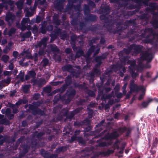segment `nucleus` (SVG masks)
Segmentation results:
<instances>
[{
  "instance_id": "nucleus-1",
  "label": "nucleus",
  "mask_w": 158,
  "mask_h": 158,
  "mask_svg": "<svg viewBox=\"0 0 158 158\" xmlns=\"http://www.w3.org/2000/svg\"><path fill=\"white\" fill-rule=\"evenodd\" d=\"M62 69L63 71H67L70 73L73 76H74L76 78L78 77L80 72L78 70L75 71L73 68L72 65L70 64H66L62 67Z\"/></svg>"
},
{
  "instance_id": "nucleus-2",
  "label": "nucleus",
  "mask_w": 158,
  "mask_h": 158,
  "mask_svg": "<svg viewBox=\"0 0 158 158\" xmlns=\"http://www.w3.org/2000/svg\"><path fill=\"white\" fill-rule=\"evenodd\" d=\"M41 25V26L40 28V32L43 34L46 33L47 31L48 32H51L53 30V26L52 24L47 25V22L46 21L42 22Z\"/></svg>"
},
{
  "instance_id": "nucleus-3",
  "label": "nucleus",
  "mask_w": 158,
  "mask_h": 158,
  "mask_svg": "<svg viewBox=\"0 0 158 158\" xmlns=\"http://www.w3.org/2000/svg\"><path fill=\"white\" fill-rule=\"evenodd\" d=\"M140 59L143 61L146 60L147 62H150L153 58V56L152 53L146 51L143 53L140 57Z\"/></svg>"
},
{
  "instance_id": "nucleus-4",
  "label": "nucleus",
  "mask_w": 158,
  "mask_h": 158,
  "mask_svg": "<svg viewBox=\"0 0 158 158\" xmlns=\"http://www.w3.org/2000/svg\"><path fill=\"white\" fill-rule=\"evenodd\" d=\"M107 54L105 53L102 54L101 56H97L95 57V61L97 62L95 66V67L99 68L102 63V60H104L107 58Z\"/></svg>"
},
{
  "instance_id": "nucleus-5",
  "label": "nucleus",
  "mask_w": 158,
  "mask_h": 158,
  "mask_svg": "<svg viewBox=\"0 0 158 158\" xmlns=\"http://www.w3.org/2000/svg\"><path fill=\"white\" fill-rule=\"evenodd\" d=\"M31 81V82L33 83V85H37L39 87H42L46 83V80L44 78H40L39 79H32Z\"/></svg>"
},
{
  "instance_id": "nucleus-6",
  "label": "nucleus",
  "mask_w": 158,
  "mask_h": 158,
  "mask_svg": "<svg viewBox=\"0 0 158 158\" xmlns=\"http://www.w3.org/2000/svg\"><path fill=\"white\" fill-rule=\"evenodd\" d=\"M151 36H152L149 34L147 35L145 37V39L143 40V42L146 44H150L157 46V41H154L155 39L153 37L152 39L150 38V37Z\"/></svg>"
},
{
  "instance_id": "nucleus-7",
  "label": "nucleus",
  "mask_w": 158,
  "mask_h": 158,
  "mask_svg": "<svg viewBox=\"0 0 158 158\" xmlns=\"http://www.w3.org/2000/svg\"><path fill=\"white\" fill-rule=\"evenodd\" d=\"M129 88L130 91L132 92H138L140 90L142 91L145 90L143 86L141 85L138 86L136 84L129 85Z\"/></svg>"
},
{
  "instance_id": "nucleus-8",
  "label": "nucleus",
  "mask_w": 158,
  "mask_h": 158,
  "mask_svg": "<svg viewBox=\"0 0 158 158\" xmlns=\"http://www.w3.org/2000/svg\"><path fill=\"white\" fill-rule=\"evenodd\" d=\"M132 49L134 50V52L136 54H138L142 52L143 46L140 45H136L135 44H131Z\"/></svg>"
},
{
  "instance_id": "nucleus-9",
  "label": "nucleus",
  "mask_w": 158,
  "mask_h": 158,
  "mask_svg": "<svg viewBox=\"0 0 158 158\" xmlns=\"http://www.w3.org/2000/svg\"><path fill=\"white\" fill-rule=\"evenodd\" d=\"M84 18V19L86 22H94L97 20V17L96 15L89 13H88Z\"/></svg>"
},
{
  "instance_id": "nucleus-10",
  "label": "nucleus",
  "mask_w": 158,
  "mask_h": 158,
  "mask_svg": "<svg viewBox=\"0 0 158 158\" xmlns=\"http://www.w3.org/2000/svg\"><path fill=\"white\" fill-rule=\"evenodd\" d=\"M15 19V16L12 13L9 12L6 14L5 17V20L8 23V24L10 25H11L10 20L11 22H13Z\"/></svg>"
},
{
  "instance_id": "nucleus-11",
  "label": "nucleus",
  "mask_w": 158,
  "mask_h": 158,
  "mask_svg": "<svg viewBox=\"0 0 158 158\" xmlns=\"http://www.w3.org/2000/svg\"><path fill=\"white\" fill-rule=\"evenodd\" d=\"M36 75V73L33 70H32L29 71L27 74L25 75V80L26 81H27L30 79L31 77L33 79H35Z\"/></svg>"
},
{
  "instance_id": "nucleus-12",
  "label": "nucleus",
  "mask_w": 158,
  "mask_h": 158,
  "mask_svg": "<svg viewBox=\"0 0 158 158\" xmlns=\"http://www.w3.org/2000/svg\"><path fill=\"white\" fill-rule=\"evenodd\" d=\"M72 83V77L70 75H68L65 78V84L62 85L63 88L65 90L67 87L70 85Z\"/></svg>"
},
{
  "instance_id": "nucleus-13",
  "label": "nucleus",
  "mask_w": 158,
  "mask_h": 158,
  "mask_svg": "<svg viewBox=\"0 0 158 158\" xmlns=\"http://www.w3.org/2000/svg\"><path fill=\"white\" fill-rule=\"evenodd\" d=\"M99 11L100 14L107 15L110 13V7L108 6H104L101 8Z\"/></svg>"
},
{
  "instance_id": "nucleus-14",
  "label": "nucleus",
  "mask_w": 158,
  "mask_h": 158,
  "mask_svg": "<svg viewBox=\"0 0 158 158\" xmlns=\"http://www.w3.org/2000/svg\"><path fill=\"white\" fill-rule=\"evenodd\" d=\"M47 40L48 39L46 37L43 38L40 41L37 42L36 45V47H41L43 45L44 48L46 47L47 46Z\"/></svg>"
},
{
  "instance_id": "nucleus-15",
  "label": "nucleus",
  "mask_w": 158,
  "mask_h": 158,
  "mask_svg": "<svg viewBox=\"0 0 158 158\" xmlns=\"http://www.w3.org/2000/svg\"><path fill=\"white\" fill-rule=\"evenodd\" d=\"M9 136L6 135L4 137L2 135H0V146L2 145L4 142L10 143L11 142H9Z\"/></svg>"
},
{
  "instance_id": "nucleus-16",
  "label": "nucleus",
  "mask_w": 158,
  "mask_h": 158,
  "mask_svg": "<svg viewBox=\"0 0 158 158\" xmlns=\"http://www.w3.org/2000/svg\"><path fill=\"white\" fill-rule=\"evenodd\" d=\"M148 6L150 7H148L146 8L145 10L146 11L148 12H153L156 9V8L157 7V4L155 2H150Z\"/></svg>"
},
{
  "instance_id": "nucleus-17",
  "label": "nucleus",
  "mask_w": 158,
  "mask_h": 158,
  "mask_svg": "<svg viewBox=\"0 0 158 158\" xmlns=\"http://www.w3.org/2000/svg\"><path fill=\"white\" fill-rule=\"evenodd\" d=\"M69 147V145H67L64 146H62L58 147V148L56 149L55 151V153H57L58 154H59L61 152L64 153L68 149Z\"/></svg>"
},
{
  "instance_id": "nucleus-18",
  "label": "nucleus",
  "mask_w": 158,
  "mask_h": 158,
  "mask_svg": "<svg viewBox=\"0 0 158 158\" xmlns=\"http://www.w3.org/2000/svg\"><path fill=\"white\" fill-rule=\"evenodd\" d=\"M64 2V0H57L55 7L57 10H61L63 8V3Z\"/></svg>"
},
{
  "instance_id": "nucleus-19",
  "label": "nucleus",
  "mask_w": 158,
  "mask_h": 158,
  "mask_svg": "<svg viewBox=\"0 0 158 158\" xmlns=\"http://www.w3.org/2000/svg\"><path fill=\"white\" fill-rule=\"evenodd\" d=\"M52 22L54 25L59 26L61 23L58 14H55L52 17Z\"/></svg>"
},
{
  "instance_id": "nucleus-20",
  "label": "nucleus",
  "mask_w": 158,
  "mask_h": 158,
  "mask_svg": "<svg viewBox=\"0 0 158 158\" xmlns=\"http://www.w3.org/2000/svg\"><path fill=\"white\" fill-rule=\"evenodd\" d=\"M75 51L76 52L75 55L76 58H79L81 56H84V51L80 47L78 46V48Z\"/></svg>"
},
{
  "instance_id": "nucleus-21",
  "label": "nucleus",
  "mask_w": 158,
  "mask_h": 158,
  "mask_svg": "<svg viewBox=\"0 0 158 158\" xmlns=\"http://www.w3.org/2000/svg\"><path fill=\"white\" fill-rule=\"evenodd\" d=\"M76 93V91L75 89H72L69 91L67 90L65 94L69 98H70L72 99L75 96Z\"/></svg>"
},
{
  "instance_id": "nucleus-22",
  "label": "nucleus",
  "mask_w": 158,
  "mask_h": 158,
  "mask_svg": "<svg viewBox=\"0 0 158 158\" xmlns=\"http://www.w3.org/2000/svg\"><path fill=\"white\" fill-rule=\"evenodd\" d=\"M31 113L34 115H35L37 114L43 115L44 114V112L40 109L36 107L32 112Z\"/></svg>"
},
{
  "instance_id": "nucleus-23",
  "label": "nucleus",
  "mask_w": 158,
  "mask_h": 158,
  "mask_svg": "<svg viewBox=\"0 0 158 158\" xmlns=\"http://www.w3.org/2000/svg\"><path fill=\"white\" fill-rule=\"evenodd\" d=\"M106 15H101L100 16V20L105 22V24L106 25L107 24H110V20L108 17Z\"/></svg>"
},
{
  "instance_id": "nucleus-24",
  "label": "nucleus",
  "mask_w": 158,
  "mask_h": 158,
  "mask_svg": "<svg viewBox=\"0 0 158 158\" xmlns=\"http://www.w3.org/2000/svg\"><path fill=\"white\" fill-rule=\"evenodd\" d=\"M102 140H103L100 138L97 141L96 143H98L99 146L101 147H103L111 145L110 143H107L106 142H102Z\"/></svg>"
},
{
  "instance_id": "nucleus-25",
  "label": "nucleus",
  "mask_w": 158,
  "mask_h": 158,
  "mask_svg": "<svg viewBox=\"0 0 158 158\" xmlns=\"http://www.w3.org/2000/svg\"><path fill=\"white\" fill-rule=\"evenodd\" d=\"M114 151L112 150H108L106 151H102L100 152V154L104 156H109L113 153Z\"/></svg>"
},
{
  "instance_id": "nucleus-26",
  "label": "nucleus",
  "mask_w": 158,
  "mask_h": 158,
  "mask_svg": "<svg viewBox=\"0 0 158 158\" xmlns=\"http://www.w3.org/2000/svg\"><path fill=\"white\" fill-rule=\"evenodd\" d=\"M41 155L44 158H49L50 153L49 152H47L44 149H42L40 151Z\"/></svg>"
},
{
  "instance_id": "nucleus-27",
  "label": "nucleus",
  "mask_w": 158,
  "mask_h": 158,
  "mask_svg": "<svg viewBox=\"0 0 158 158\" xmlns=\"http://www.w3.org/2000/svg\"><path fill=\"white\" fill-rule=\"evenodd\" d=\"M109 135L110 138V140L116 139L119 136V135L116 131H114L112 132L110 134H109Z\"/></svg>"
},
{
  "instance_id": "nucleus-28",
  "label": "nucleus",
  "mask_w": 158,
  "mask_h": 158,
  "mask_svg": "<svg viewBox=\"0 0 158 158\" xmlns=\"http://www.w3.org/2000/svg\"><path fill=\"white\" fill-rule=\"evenodd\" d=\"M50 48L51 51L53 53H56L57 54L60 53V51L57 47L55 45H51Z\"/></svg>"
},
{
  "instance_id": "nucleus-29",
  "label": "nucleus",
  "mask_w": 158,
  "mask_h": 158,
  "mask_svg": "<svg viewBox=\"0 0 158 158\" xmlns=\"http://www.w3.org/2000/svg\"><path fill=\"white\" fill-rule=\"evenodd\" d=\"M64 115L66 117V118L72 119L75 115L73 111L69 113L68 111H67L64 113Z\"/></svg>"
},
{
  "instance_id": "nucleus-30",
  "label": "nucleus",
  "mask_w": 158,
  "mask_h": 158,
  "mask_svg": "<svg viewBox=\"0 0 158 158\" xmlns=\"http://www.w3.org/2000/svg\"><path fill=\"white\" fill-rule=\"evenodd\" d=\"M24 73L23 71H21L19 74L17 75L16 78L17 79H19L20 81L23 82L24 81Z\"/></svg>"
},
{
  "instance_id": "nucleus-31",
  "label": "nucleus",
  "mask_w": 158,
  "mask_h": 158,
  "mask_svg": "<svg viewBox=\"0 0 158 158\" xmlns=\"http://www.w3.org/2000/svg\"><path fill=\"white\" fill-rule=\"evenodd\" d=\"M20 147L23 149L22 152L26 154L28 152L30 148L29 146L25 144H21Z\"/></svg>"
},
{
  "instance_id": "nucleus-32",
  "label": "nucleus",
  "mask_w": 158,
  "mask_h": 158,
  "mask_svg": "<svg viewBox=\"0 0 158 158\" xmlns=\"http://www.w3.org/2000/svg\"><path fill=\"white\" fill-rule=\"evenodd\" d=\"M136 32V31L135 29L131 28L126 34V37L127 38H129L132 35L134 34Z\"/></svg>"
},
{
  "instance_id": "nucleus-33",
  "label": "nucleus",
  "mask_w": 158,
  "mask_h": 158,
  "mask_svg": "<svg viewBox=\"0 0 158 158\" xmlns=\"http://www.w3.org/2000/svg\"><path fill=\"white\" fill-rule=\"evenodd\" d=\"M151 24L155 29H158V20L153 19L150 22Z\"/></svg>"
},
{
  "instance_id": "nucleus-34",
  "label": "nucleus",
  "mask_w": 158,
  "mask_h": 158,
  "mask_svg": "<svg viewBox=\"0 0 158 158\" xmlns=\"http://www.w3.org/2000/svg\"><path fill=\"white\" fill-rule=\"evenodd\" d=\"M28 101L26 98L19 99L15 104L17 106H19L22 104H26L28 103Z\"/></svg>"
},
{
  "instance_id": "nucleus-35",
  "label": "nucleus",
  "mask_w": 158,
  "mask_h": 158,
  "mask_svg": "<svg viewBox=\"0 0 158 158\" xmlns=\"http://www.w3.org/2000/svg\"><path fill=\"white\" fill-rule=\"evenodd\" d=\"M149 0H135V2L138 4L139 6H142V3L144 4L146 6H147L148 2Z\"/></svg>"
},
{
  "instance_id": "nucleus-36",
  "label": "nucleus",
  "mask_w": 158,
  "mask_h": 158,
  "mask_svg": "<svg viewBox=\"0 0 158 158\" xmlns=\"http://www.w3.org/2000/svg\"><path fill=\"white\" fill-rule=\"evenodd\" d=\"M11 124L10 122L6 118L0 120V124H3L6 126L8 125Z\"/></svg>"
},
{
  "instance_id": "nucleus-37",
  "label": "nucleus",
  "mask_w": 158,
  "mask_h": 158,
  "mask_svg": "<svg viewBox=\"0 0 158 158\" xmlns=\"http://www.w3.org/2000/svg\"><path fill=\"white\" fill-rule=\"evenodd\" d=\"M147 32L149 33V34L153 36L155 39V35L156 32H154V30L152 28H148L146 29Z\"/></svg>"
},
{
  "instance_id": "nucleus-38",
  "label": "nucleus",
  "mask_w": 158,
  "mask_h": 158,
  "mask_svg": "<svg viewBox=\"0 0 158 158\" xmlns=\"http://www.w3.org/2000/svg\"><path fill=\"white\" fill-rule=\"evenodd\" d=\"M132 48L131 44L130 45L128 48H124L123 51L126 55H129L131 52Z\"/></svg>"
},
{
  "instance_id": "nucleus-39",
  "label": "nucleus",
  "mask_w": 158,
  "mask_h": 158,
  "mask_svg": "<svg viewBox=\"0 0 158 158\" xmlns=\"http://www.w3.org/2000/svg\"><path fill=\"white\" fill-rule=\"evenodd\" d=\"M31 86V85L30 84L25 85H22V87L23 92L25 94L27 93Z\"/></svg>"
},
{
  "instance_id": "nucleus-40",
  "label": "nucleus",
  "mask_w": 158,
  "mask_h": 158,
  "mask_svg": "<svg viewBox=\"0 0 158 158\" xmlns=\"http://www.w3.org/2000/svg\"><path fill=\"white\" fill-rule=\"evenodd\" d=\"M20 34L21 37H22L23 38H28L31 36V33L30 31H28L26 32L23 33L22 35H21V34Z\"/></svg>"
},
{
  "instance_id": "nucleus-41",
  "label": "nucleus",
  "mask_w": 158,
  "mask_h": 158,
  "mask_svg": "<svg viewBox=\"0 0 158 158\" xmlns=\"http://www.w3.org/2000/svg\"><path fill=\"white\" fill-rule=\"evenodd\" d=\"M72 25L75 26L78 24V19L77 17H73L70 22Z\"/></svg>"
},
{
  "instance_id": "nucleus-42",
  "label": "nucleus",
  "mask_w": 158,
  "mask_h": 158,
  "mask_svg": "<svg viewBox=\"0 0 158 158\" xmlns=\"http://www.w3.org/2000/svg\"><path fill=\"white\" fill-rule=\"evenodd\" d=\"M77 141H78L79 144L82 145H85L86 143V141L81 136H77Z\"/></svg>"
},
{
  "instance_id": "nucleus-43",
  "label": "nucleus",
  "mask_w": 158,
  "mask_h": 158,
  "mask_svg": "<svg viewBox=\"0 0 158 158\" xmlns=\"http://www.w3.org/2000/svg\"><path fill=\"white\" fill-rule=\"evenodd\" d=\"M133 20H132L131 19L129 20H127L124 23V25L126 27H123V31L125 29H126L127 27H129L130 26V24H131V23H133Z\"/></svg>"
},
{
  "instance_id": "nucleus-44",
  "label": "nucleus",
  "mask_w": 158,
  "mask_h": 158,
  "mask_svg": "<svg viewBox=\"0 0 158 158\" xmlns=\"http://www.w3.org/2000/svg\"><path fill=\"white\" fill-rule=\"evenodd\" d=\"M65 90V89L64 88H63V86H62L60 88L56 89L53 91V93L54 94L56 93H60V94H62L64 93Z\"/></svg>"
},
{
  "instance_id": "nucleus-45",
  "label": "nucleus",
  "mask_w": 158,
  "mask_h": 158,
  "mask_svg": "<svg viewBox=\"0 0 158 158\" xmlns=\"http://www.w3.org/2000/svg\"><path fill=\"white\" fill-rule=\"evenodd\" d=\"M90 9L88 5L85 4L84 7V12L85 15L89 13Z\"/></svg>"
},
{
  "instance_id": "nucleus-46",
  "label": "nucleus",
  "mask_w": 158,
  "mask_h": 158,
  "mask_svg": "<svg viewBox=\"0 0 158 158\" xmlns=\"http://www.w3.org/2000/svg\"><path fill=\"white\" fill-rule=\"evenodd\" d=\"M122 65L116 64H113L111 66V69L114 71H116L118 70L119 68H121Z\"/></svg>"
},
{
  "instance_id": "nucleus-47",
  "label": "nucleus",
  "mask_w": 158,
  "mask_h": 158,
  "mask_svg": "<svg viewBox=\"0 0 158 158\" xmlns=\"http://www.w3.org/2000/svg\"><path fill=\"white\" fill-rule=\"evenodd\" d=\"M65 98L64 95L61 96L60 94H58L54 97L55 100L56 101H58L60 100H64Z\"/></svg>"
},
{
  "instance_id": "nucleus-48",
  "label": "nucleus",
  "mask_w": 158,
  "mask_h": 158,
  "mask_svg": "<svg viewBox=\"0 0 158 158\" xmlns=\"http://www.w3.org/2000/svg\"><path fill=\"white\" fill-rule=\"evenodd\" d=\"M113 26V25L110 24H107L106 25L105 24H104L103 25V26L106 27L107 31L109 32L110 33H112V27Z\"/></svg>"
},
{
  "instance_id": "nucleus-49",
  "label": "nucleus",
  "mask_w": 158,
  "mask_h": 158,
  "mask_svg": "<svg viewBox=\"0 0 158 158\" xmlns=\"http://www.w3.org/2000/svg\"><path fill=\"white\" fill-rule=\"evenodd\" d=\"M16 29L14 27H11L8 31L7 35L9 36H11L12 34L15 33Z\"/></svg>"
},
{
  "instance_id": "nucleus-50",
  "label": "nucleus",
  "mask_w": 158,
  "mask_h": 158,
  "mask_svg": "<svg viewBox=\"0 0 158 158\" xmlns=\"http://www.w3.org/2000/svg\"><path fill=\"white\" fill-rule=\"evenodd\" d=\"M158 143V139L156 137L154 140L153 141V143L152 145V146L151 148V149H152L154 148H156L157 144Z\"/></svg>"
},
{
  "instance_id": "nucleus-51",
  "label": "nucleus",
  "mask_w": 158,
  "mask_h": 158,
  "mask_svg": "<svg viewBox=\"0 0 158 158\" xmlns=\"http://www.w3.org/2000/svg\"><path fill=\"white\" fill-rule=\"evenodd\" d=\"M92 71L95 74L97 75H100L101 73V71L99 69H98L97 68L94 67L92 70Z\"/></svg>"
},
{
  "instance_id": "nucleus-52",
  "label": "nucleus",
  "mask_w": 158,
  "mask_h": 158,
  "mask_svg": "<svg viewBox=\"0 0 158 158\" xmlns=\"http://www.w3.org/2000/svg\"><path fill=\"white\" fill-rule=\"evenodd\" d=\"M17 134L16 133H14V136H12L11 137L10 136L9 141L11 142L10 143H13L15 142L16 139V137L17 136Z\"/></svg>"
},
{
  "instance_id": "nucleus-53",
  "label": "nucleus",
  "mask_w": 158,
  "mask_h": 158,
  "mask_svg": "<svg viewBox=\"0 0 158 158\" xmlns=\"http://www.w3.org/2000/svg\"><path fill=\"white\" fill-rule=\"evenodd\" d=\"M2 60L5 63H6L9 59V57L6 55H3L1 58Z\"/></svg>"
},
{
  "instance_id": "nucleus-54",
  "label": "nucleus",
  "mask_w": 158,
  "mask_h": 158,
  "mask_svg": "<svg viewBox=\"0 0 158 158\" xmlns=\"http://www.w3.org/2000/svg\"><path fill=\"white\" fill-rule=\"evenodd\" d=\"M60 37L61 39L64 40L66 38L68 37V35L65 31H64L63 33L62 32V34L60 35Z\"/></svg>"
},
{
  "instance_id": "nucleus-55",
  "label": "nucleus",
  "mask_w": 158,
  "mask_h": 158,
  "mask_svg": "<svg viewBox=\"0 0 158 158\" xmlns=\"http://www.w3.org/2000/svg\"><path fill=\"white\" fill-rule=\"evenodd\" d=\"M127 63V64H130V66H135L136 65L135 61L134 60H128Z\"/></svg>"
},
{
  "instance_id": "nucleus-56",
  "label": "nucleus",
  "mask_w": 158,
  "mask_h": 158,
  "mask_svg": "<svg viewBox=\"0 0 158 158\" xmlns=\"http://www.w3.org/2000/svg\"><path fill=\"white\" fill-rule=\"evenodd\" d=\"M42 62H43V67H45L48 65L49 63V60L48 59L44 58L42 60Z\"/></svg>"
},
{
  "instance_id": "nucleus-57",
  "label": "nucleus",
  "mask_w": 158,
  "mask_h": 158,
  "mask_svg": "<svg viewBox=\"0 0 158 158\" xmlns=\"http://www.w3.org/2000/svg\"><path fill=\"white\" fill-rule=\"evenodd\" d=\"M77 137L75 135H73L71 137V139L68 140V142L69 143H72L74 141L77 140Z\"/></svg>"
},
{
  "instance_id": "nucleus-58",
  "label": "nucleus",
  "mask_w": 158,
  "mask_h": 158,
  "mask_svg": "<svg viewBox=\"0 0 158 158\" xmlns=\"http://www.w3.org/2000/svg\"><path fill=\"white\" fill-rule=\"evenodd\" d=\"M97 134V132L96 130L92 131L90 132L89 133L85 134L84 135H91V136H94L96 135Z\"/></svg>"
},
{
  "instance_id": "nucleus-59",
  "label": "nucleus",
  "mask_w": 158,
  "mask_h": 158,
  "mask_svg": "<svg viewBox=\"0 0 158 158\" xmlns=\"http://www.w3.org/2000/svg\"><path fill=\"white\" fill-rule=\"evenodd\" d=\"M30 20L28 18H23V19L21 23L26 24V23H30Z\"/></svg>"
},
{
  "instance_id": "nucleus-60",
  "label": "nucleus",
  "mask_w": 158,
  "mask_h": 158,
  "mask_svg": "<svg viewBox=\"0 0 158 158\" xmlns=\"http://www.w3.org/2000/svg\"><path fill=\"white\" fill-rule=\"evenodd\" d=\"M71 45L72 47V48H73V50L74 51H76L77 48H78V47H76V42H70Z\"/></svg>"
},
{
  "instance_id": "nucleus-61",
  "label": "nucleus",
  "mask_w": 158,
  "mask_h": 158,
  "mask_svg": "<svg viewBox=\"0 0 158 158\" xmlns=\"http://www.w3.org/2000/svg\"><path fill=\"white\" fill-rule=\"evenodd\" d=\"M127 131V128L125 127H120L118 128V131L120 133L123 134Z\"/></svg>"
},
{
  "instance_id": "nucleus-62",
  "label": "nucleus",
  "mask_w": 158,
  "mask_h": 158,
  "mask_svg": "<svg viewBox=\"0 0 158 158\" xmlns=\"http://www.w3.org/2000/svg\"><path fill=\"white\" fill-rule=\"evenodd\" d=\"M86 93L88 94L89 96L93 97L95 95L94 92L92 90L88 89Z\"/></svg>"
},
{
  "instance_id": "nucleus-63",
  "label": "nucleus",
  "mask_w": 158,
  "mask_h": 158,
  "mask_svg": "<svg viewBox=\"0 0 158 158\" xmlns=\"http://www.w3.org/2000/svg\"><path fill=\"white\" fill-rule=\"evenodd\" d=\"M37 142L36 140H32L31 142V146L32 148H35L37 145Z\"/></svg>"
},
{
  "instance_id": "nucleus-64",
  "label": "nucleus",
  "mask_w": 158,
  "mask_h": 158,
  "mask_svg": "<svg viewBox=\"0 0 158 158\" xmlns=\"http://www.w3.org/2000/svg\"><path fill=\"white\" fill-rule=\"evenodd\" d=\"M152 15V19H156L158 17V11L156 12H155L154 11L150 12Z\"/></svg>"
}]
</instances>
